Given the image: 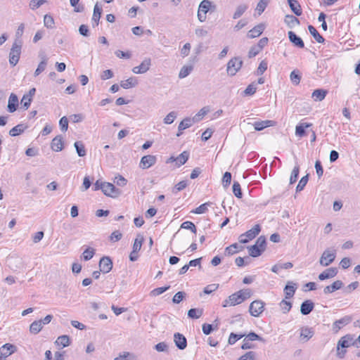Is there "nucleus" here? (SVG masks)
Segmentation results:
<instances>
[{"mask_svg":"<svg viewBox=\"0 0 360 360\" xmlns=\"http://www.w3.org/2000/svg\"><path fill=\"white\" fill-rule=\"evenodd\" d=\"M354 338L352 335H346L341 338L337 345V356L339 359H342L347 352L346 348L352 345Z\"/></svg>","mask_w":360,"mask_h":360,"instance_id":"f257e3e1","label":"nucleus"},{"mask_svg":"<svg viewBox=\"0 0 360 360\" xmlns=\"http://www.w3.org/2000/svg\"><path fill=\"white\" fill-rule=\"evenodd\" d=\"M22 41H14L9 53V63L12 66H15L19 61L21 53Z\"/></svg>","mask_w":360,"mask_h":360,"instance_id":"f03ea898","label":"nucleus"},{"mask_svg":"<svg viewBox=\"0 0 360 360\" xmlns=\"http://www.w3.org/2000/svg\"><path fill=\"white\" fill-rule=\"evenodd\" d=\"M243 65V60L238 58L235 57L231 58L227 63V74L230 76H234Z\"/></svg>","mask_w":360,"mask_h":360,"instance_id":"7ed1b4c3","label":"nucleus"},{"mask_svg":"<svg viewBox=\"0 0 360 360\" xmlns=\"http://www.w3.org/2000/svg\"><path fill=\"white\" fill-rule=\"evenodd\" d=\"M102 192L107 196L111 198H117L119 197L122 191L120 189L116 188L114 184L108 182H104L103 185V191Z\"/></svg>","mask_w":360,"mask_h":360,"instance_id":"20e7f679","label":"nucleus"},{"mask_svg":"<svg viewBox=\"0 0 360 360\" xmlns=\"http://www.w3.org/2000/svg\"><path fill=\"white\" fill-rule=\"evenodd\" d=\"M336 257L335 250H331L330 249H326L323 252L319 263L323 266H327L330 265L335 260Z\"/></svg>","mask_w":360,"mask_h":360,"instance_id":"39448f33","label":"nucleus"},{"mask_svg":"<svg viewBox=\"0 0 360 360\" xmlns=\"http://www.w3.org/2000/svg\"><path fill=\"white\" fill-rule=\"evenodd\" d=\"M264 303L261 300L253 301L249 307L250 314L255 317L259 316L264 311Z\"/></svg>","mask_w":360,"mask_h":360,"instance_id":"423d86ee","label":"nucleus"},{"mask_svg":"<svg viewBox=\"0 0 360 360\" xmlns=\"http://www.w3.org/2000/svg\"><path fill=\"white\" fill-rule=\"evenodd\" d=\"M243 302V299L241 298L238 291L229 296L227 299H226L222 304L223 307H226L228 306H235Z\"/></svg>","mask_w":360,"mask_h":360,"instance_id":"0eeeda50","label":"nucleus"},{"mask_svg":"<svg viewBox=\"0 0 360 360\" xmlns=\"http://www.w3.org/2000/svg\"><path fill=\"white\" fill-rule=\"evenodd\" d=\"M151 65V60L149 58H145L142 63L132 69L134 74H143L146 72Z\"/></svg>","mask_w":360,"mask_h":360,"instance_id":"6e6552de","label":"nucleus"},{"mask_svg":"<svg viewBox=\"0 0 360 360\" xmlns=\"http://www.w3.org/2000/svg\"><path fill=\"white\" fill-rule=\"evenodd\" d=\"M16 351V347L14 345L6 343L0 347V355L5 360L6 357L11 355Z\"/></svg>","mask_w":360,"mask_h":360,"instance_id":"1a4fd4ad","label":"nucleus"},{"mask_svg":"<svg viewBox=\"0 0 360 360\" xmlns=\"http://www.w3.org/2000/svg\"><path fill=\"white\" fill-rule=\"evenodd\" d=\"M99 267L103 273H108L112 268V262L110 257H103L100 260Z\"/></svg>","mask_w":360,"mask_h":360,"instance_id":"9d476101","label":"nucleus"},{"mask_svg":"<svg viewBox=\"0 0 360 360\" xmlns=\"http://www.w3.org/2000/svg\"><path fill=\"white\" fill-rule=\"evenodd\" d=\"M156 159L155 155H145L141 160L140 167L143 169H148L155 164Z\"/></svg>","mask_w":360,"mask_h":360,"instance_id":"9b49d317","label":"nucleus"},{"mask_svg":"<svg viewBox=\"0 0 360 360\" xmlns=\"http://www.w3.org/2000/svg\"><path fill=\"white\" fill-rule=\"evenodd\" d=\"M174 341L175 345L181 350L184 349L187 346L186 338L179 333H176L174 335Z\"/></svg>","mask_w":360,"mask_h":360,"instance_id":"f8f14e48","label":"nucleus"},{"mask_svg":"<svg viewBox=\"0 0 360 360\" xmlns=\"http://www.w3.org/2000/svg\"><path fill=\"white\" fill-rule=\"evenodd\" d=\"M297 284L292 281H288L287 284L284 288V293L285 299H290L295 295L297 290Z\"/></svg>","mask_w":360,"mask_h":360,"instance_id":"ddd939ff","label":"nucleus"},{"mask_svg":"<svg viewBox=\"0 0 360 360\" xmlns=\"http://www.w3.org/2000/svg\"><path fill=\"white\" fill-rule=\"evenodd\" d=\"M264 29L265 26L264 24H258L248 32L247 37L250 39L257 37L262 34Z\"/></svg>","mask_w":360,"mask_h":360,"instance_id":"4468645a","label":"nucleus"},{"mask_svg":"<svg viewBox=\"0 0 360 360\" xmlns=\"http://www.w3.org/2000/svg\"><path fill=\"white\" fill-rule=\"evenodd\" d=\"M314 307V304L311 300H305L300 306V312L302 315H308L312 311Z\"/></svg>","mask_w":360,"mask_h":360,"instance_id":"2eb2a0df","label":"nucleus"},{"mask_svg":"<svg viewBox=\"0 0 360 360\" xmlns=\"http://www.w3.org/2000/svg\"><path fill=\"white\" fill-rule=\"evenodd\" d=\"M338 274V269L335 267H330L319 275V279L321 281H323L328 278H331L335 277Z\"/></svg>","mask_w":360,"mask_h":360,"instance_id":"dca6fc26","label":"nucleus"},{"mask_svg":"<svg viewBox=\"0 0 360 360\" xmlns=\"http://www.w3.org/2000/svg\"><path fill=\"white\" fill-rule=\"evenodd\" d=\"M351 321L352 317L349 316H345L343 318L335 321L333 325V328L335 330V332L337 333L342 327V326L347 325Z\"/></svg>","mask_w":360,"mask_h":360,"instance_id":"f3484780","label":"nucleus"},{"mask_svg":"<svg viewBox=\"0 0 360 360\" xmlns=\"http://www.w3.org/2000/svg\"><path fill=\"white\" fill-rule=\"evenodd\" d=\"M288 34L289 40L295 46L299 47V48H304V41L295 32H293L292 31H289Z\"/></svg>","mask_w":360,"mask_h":360,"instance_id":"a211bd4d","label":"nucleus"},{"mask_svg":"<svg viewBox=\"0 0 360 360\" xmlns=\"http://www.w3.org/2000/svg\"><path fill=\"white\" fill-rule=\"evenodd\" d=\"M18 106V96L15 94H11L8 98V111L10 112H13L16 110L17 107Z\"/></svg>","mask_w":360,"mask_h":360,"instance_id":"6ab92c4d","label":"nucleus"},{"mask_svg":"<svg viewBox=\"0 0 360 360\" xmlns=\"http://www.w3.org/2000/svg\"><path fill=\"white\" fill-rule=\"evenodd\" d=\"M276 122L273 120L257 121L253 124L256 131H261L268 127L274 126Z\"/></svg>","mask_w":360,"mask_h":360,"instance_id":"aec40b11","label":"nucleus"},{"mask_svg":"<svg viewBox=\"0 0 360 360\" xmlns=\"http://www.w3.org/2000/svg\"><path fill=\"white\" fill-rule=\"evenodd\" d=\"M342 286V281L337 280L334 281L331 285L325 287L323 289V292L325 294L332 293L335 290H340Z\"/></svg>","mask_w":360,"mask_h":360,"instance_id":"412c9836","label":"nucleus"},{"mask_svg":"<svg viewBox=\"0 0 360 360\" xmlns=\"http://www.w3.org/2000/svg\"><path fill=\"white\" fill-rule=\"evenodd\" d=\"M51 148L53 151H61L63 148V138L60 136H56L52 140Z\"/></svg>","mask_w":360,"mask_h":360,"instance_id":"4be33fe9","label":"nucleus"},{"mask_svg":"<svg viewBox=\"0 0 360 360\" xmlns=\"http://www.w3.org/2000/svg\"><path fill=\"white\" fill-rule=\"evenodd\" d=\"M101 13L102 8L98 6V4H96L94 8V13L91 19L93 27H96L98 25Z\"/></svg>","mask_w":360,"mask_h":360,"instance_id":"5701e85b","label":"nucleus"},{"mask_svg":"<svg viewBox=\"0 0 360 360\" xmlns=\"http://www.w3.org/2000/svg\"><path fill=\"white\" fill-rule=\"evenodd\" d=\"M288 2L290 9L296 15L300 16L302 15V8L297 0H288Z\"/></svg>","mask_w":360,"mask_h":360,"instance_id":"b1692460","label":"nucleus"},{"mask_svg":"<svg viewBox=\"0 0 360 360\" xmlns=\"http://www.w3.org/2000/svg\"><path fill=\"white\" fill-rule=\"evenodd\" d=\"M314 335V330L309 327H303L300 330V338L304 341H308Z\"/></svg>","mask_w":360,"mask_h":360,"instance_id":"393cba45","label":"nucleus"},{"mask_svg":"<svg viewBox=\"0 0 360 360\" xmlns=\"http://www.w3.org/2000/svg\"><path fill=\"white\" fill-rule=\"evenodd\" d=\"M27 128V126L25 124H19L15 127H13L9 131V135L11 136H16L25 131V130Z\"/></svg>","mask_w":360,"mask_h":360,"instance_id":"a878e982","label":"nucleus"},{"mask_svg":"<svg viewBox=\"0 0 360 360\" xmlns=\"http://www.w3.org/2000/svg\"><path fill=\"white\" fill-rule=\"evenodd\" d=\"M327 93V91L324 89H316L313 91L311 97L316 101H321L325 98Z\"/></svg>","mask_w":360,"mask_h":360,"instance_id":"bb28decb","label":"nucleus"},{"mask_svg":"<svg viewBox=\"0 0 360 360\" xmlns=\"http://www.w3.org/2000/svg\"><path fill=\"white\" fill-rule=\"evenodd\" d=\"M43 328V325L41 324V321L39 320L34 321L30 326V332L32 334L36 335L38 334L41 329Z\"/></svg>","mask_w":360,"mask_h":360,"instance_id":"cd10ccee","label":"nucleus"},{"mask_svg":"<svg viewBox=\"0 0 360 360\" xmlns=\"http://www.w3.org/2000/svg\"><path fill=\"white\" fill-rule=\"evenodd\" d=\"M311 126L310 123H301L296 126L295 134L297 136L302 137L306 134L305 129Z\"/></svg>","mask_w":360,"mask_h":360,"instance_id":"c85d7f7f","label":"nucleus"},{"mask_svg":"<svg viewBox=\"0 0 360 360\" xmlns=\"http://www.w3.org/2000/svg\"><path fill=\"white\" fill-rule=\"evenodd\" d=\"M114 360H139L138 356L133 353L124 352L115 358Z\"/></svg>","mask_w":360,"mask_h":360,"instance_id":"c756f323","label":"nucleus"},{"mask_svg":"<svg viewBox=\"0 0 360 360\" xmlns=\"http://www.w3.org/2000/svg\"><path fill=\"white\" fill-rule=\"evenodd\" d=\"M285 22L290 28H292L300 24V20L294 15H287L285 17Z\"/></svg>","mask_w":360,"mask_h":360,"instance_id":"7c9ffc66","label":"nucleus"},{"mask_svg":"<svg viewBox=\"0 0 360 360\" xmlns=\"http://www.w3.org/2000/svg\"><path fill=\"white\" fill-rule=\"evenodd\" d=\"M55 343L58 346H62L63 347H68L70 344V337L66 335H60L57 338Z\"/></svg>","mask_w":360,"mask_h":360,"instance_id":"2f4dec72","label":"nucleus"},{"mask_svg":"<svg viewBox=\"0 0 360 360\" xmlns=\"http://www.w3.org/2000/svg\"><path fill=\"white\" fill-rule=\"evenodd\" d=\"M308 30L310 34L313 36L314 39L319 43H323L325 39L318 32L316 28L312 25L308 26Z\"/></svg>","mask_w":360,"mask_h":360,"instance_id":"473e14b6","label":"nucleus"},{"mask_svg":"<svg viewBox=\"0 0 360 360\" xmlns=\"http://www.w3.org/2000/svg\"><path fill=\"white\" fill-rule=\"evenodd\" d=\"M194 123L193 119L186 117L179 124L178 130L182 131L183 130L191 127Z\"/></svg>","mask_w":360,"mask_h":360,"instance_id":"72a5a7b5","label":"nucleus"},{"mask_svg":"<svg viewBox=\"0 0 360 360\" xmlns=\"http://www.w3.org/2000/svg\"><path fill=\"white\" fill-rule=\"evenodd\" d=\"M138 82L135 78L130 77L124 81H122L120 83V86L123 89H129L136 86Z\"/></svg>","mask_w":360,"mask_h":360,"instance_id":"f704fd0d","label":"nucleus"},{"mask_svg":"<svg viewBox=\"0 0 360 360\" xmlns=\"http://www.w3.org/2000/svg\"><path fill=\"white\" fill-rule=\"evenodd\" d=\"M261 231L260 226L259 224H256L252 229L248 230L245 233L246 236L249 238V239H253L257 236Z\"/></svg>","mask_w":360,"mask_h":360,"instance_id":"c9c22d12","label":"nucleus"},{"mask_svg":"<svg viewBox=\"0 0 360 360\" xmlns=\"http://www.w3.org/2000/svg\"><path fill=\"white\" fill-rule=\"evenodd\" d=\"M74 146L76 149L77 153L79 157H84L86 155V152L84 143L82 141H76L74 143Z\"/></svg>","mask_w":360,"mask_h":360,"instance_id":"e433bc0d","label":"nucleus"},{"mask_svg":"<svg viewBox=\"0 0 360 360\" xmlns=\"http://www.w3.org/2000/svg\"><path fill=\"white\" fill-rule=\"evenodd\" d=\"M46 65H47V58L44 55L43 56H41V61L39 63L37 68L36 69V70L34 72V76L37 77L39 74H41L45 70Z\"/></svg>","mask_w":360,"mask_h":360,"instance_id":"4c0bfd02","label":"nucleus"},{"mask_svg":"<svg viewBox=\"0 0 360 360\" xmlns=\"http://www.w3.org/2000/svg\"><path fill=\"white\" fill-rule=\"evenodd\" d=\"M189 158V153L187 151H184L181 153L178 157L175 158V160L176 164L179 166L184 165Z\"/></svg>","mask_w":360,"mask_h":360,"instance_id":"58836bf2","label":"nucleus"},{"mask_svg":"<svg viewBox=\"0 0 360 360\" xmlns=\"http://www.w3.org/2000/svg\"><path fill=\"white\" fill-rule=\"evenodd\" d=\"M202 314V309H191L188 311V316L191 319H199Z\"/></svg>","mask_w":360,"mask_h":360,"instance_id":"ea45409f","label":"nucleus"},{"mask_svg":"<svg viewBox=\"0 0 360 360\" xmlns=\"http://www.w3.org/2000/svg\"><path fill=\"white\" fill-rule=\"evenodd\" d=\"M248 249L249 255L253 257H259L263 252L262 249H259V248H257V245H255L248 247Z\"/></svg>","mask_w":360,"mask_h":360,"instance_id":"a19ab883","label":"nucleus"},{"mask_svg":"<svg viewBox=\"0 0 360 360\" xmlns=\"http://www.w3.org/2000/svg\"><path fill=\"white\" fill-rule=\"evenodd\" d=\"M211 6V2L209 0H203L199 5L198 11L199 13H203L206 14Z\"/></svg>","mask_w":360,"mask_h":360,"instance_id":"79ce46f5","label":"nucleus"},{"mask_svg":"<svg viewBox=\"0 0 360 360\" xmlns=\"http://www.w3.org/2000/svg\"><path fill=\"white\" fill-rule=\"evenodd\" d=\"M248 9V6L245 4H240L237 6L235 13H233V18L238 19Z\"/></svg>","mask_w":360,"mask_h":360,"instance_id":"37998d69","label":"nucleus"},{"mask_svg":"<svg viewBox=\"0 0 360 360\" xmlns=\"http://www.w3.org/2000/svg\"><path fill=\"white\" fill-rule=\"evenodd\" d=\"M211 204H212V202H210L203 203V204L200 205L199 207H198L197 208H195V210H193L191 212L195 213V214H204L207 211L208 207Z\"/></svg>","mask_w":360,"mask_h":360,"instance_id":"c03bdc74","label":"nucleus"},{"mask_svg":"<svg viewBox=\"0 0 360 360\" xmlns=\"http://www.w3.org/2000/svg\"><path fill=\"white\" fill-rule=\"evenodd\" d=\"M143 242V237L141 235H138L136 238L134 240V243L133 245V250L134 252H139L142 246V243Z\"/></svg>","mask_w":360,"mask_h":360,"instance_id":"a18cd8bd","label":"nucleus"},{"mask_svg":"<svg viewBox=\"0 0 360 360\" xmlns=\"http://www.w3.org/2000/svg\"><path fill=\"white\" fill-rule=\"evenodd\" d=\"M279 306L283 311V314H287L290 311V310L292 308V303L289 301H287L285 300H283L280 304Z\"/></svg>","mask_w":360,"mask_h":360,"instance_id":"49530a36","label":"nucleus"},{"mask_svg":"<svg viewBox=\"0 0 360 360\" xmlns=\"http://www.w3.org/2000/svg\"><path fill=\"white\" fill-rule=\"evenodd\" d=\"M300 172L299 165H295L291 172L290 177V184H292L297 181Z\"/></svg>","mask_w":360,"mask_h":360,"instance_id":"de8ad7c7","label":"nucleus"},{"mask_svg":"<svg viewBox=\"0 0 360 360\" xmlns=\"http://www.w3.org/2000/svg\"><path fill=\"white\" fill-rule=\"evenodd\" d=\"M192 70V66H183L179 73V77L181 79L185 78L191 73Z\"/></svg>","mask_w":360,"mask_h":360,"instance_id":"09e8293b","label":"nucleus"},{"mask_svg":"<svg viewBox=\"0 0 360 360\" xmlns=\"http://www.w3.org/2000/svg\"><path fill=\"white\" fill-rule=\"evenodd\" d=\"M94 254H95L94 249H93L91 248H88L84 251V252L82 254V257L85 261H88L94 257Z\"/></svg>","mask_w":360,"mask_h":360,"instance_id":"8fccbe9b","label":"nucleus"},{"mask_svg":"<svg viewBox=\"0 0 360 360\" xmlns=\"http://www.w3.org/2000/svg\"><path fill=\"white\" fill-rule=\"evenodd\" d=\"M233 193L235 196L241 198L243 196V193L240 188V185L238 181H234L233 184Z\"/></svg>","mask_w":360,"mask_h":360,"instance_id":"3c124183","label":"nucleus"},{"mask_svg":"<svg viewBox=\"0 0 360 360\" xmlns=\"http://www.w3.org/2000/svg\"><path fill=\"white\" fill-rule=\"evenodd\" d=\"M44 24L47 28H53L54 26V20L50 15H45L44 17Z\"/></svg>","mask_w":360,"mask_h":360,"instance_id":"603ef678","label":"nucleus"},{"mask_svg":"<svg viewBox=\"0 0 360 360\" xmlns=\"http://www.w3.org/2000/svg\"><path fill=\"white\" fill-rule=\"evenodd\" d=\"M290 77V80L292 81V82L293 84H295L296 85L300 84V79H301V76L299 74V71L293 70L292 72H291Z\"/></svg>","mask_w":360,"mask_h":360,"instance_id":"864d4df0","label":"nucleus"},{"mask_svg":"<svg viewBox=\"0 0 360 360\" xmlns=\"http://www.w3.org/2000/svg\"><path fill=\"white\" fill-rule=\"evenodd\" d=\"M186 295V292H183V291H179V292H176L172 298L173 303H174V304L180 303L185 298Z\"/></svg>","mask_w":360,"mask_h":360,"instance_id":"5fc2aeb1","label":"nucleus"},{"mask_svg":"<svg viewBox=\"0 0 360 360\" xmlns=\"http://www.w3.org/2000/svg\"><path fill=\"white\" fill-rule=\"evenodd\" d=\"M181 228L184 229L191 230L194 233H195L196 231H197L195 224L193 222L189 221H184V223H182L181 225Z\"/></svg>","mask_w":360,"mask_h":360,"instance_id":"6e6d98bb","label":"nucleus"},{"mask_svg":"<svg viewBox=\"0 0 360 360\" xmlns=\"http://www.w3.org/2000/svg\"><path fill=\"white\" fill-rule=\"evenodd\" d=\"M245 335V334H236L231 333L229 335L228 342L229 345H233L237 340L241 339Z\"/></svg>","mask_w":360,"mask_h":360,"instance_id":"4d7b16f0","label":"nucleus"},{"mask_svg":"<svg viewBox=\"0 0 360 360\" xmlns=\"http://www.w3.org/2000/svg\"><path fill=\"white\" fill-rule=\"evenodd\" d=\"M245 339H246V340H248V341L259 340L262 342H265V340L264 338H262V337H260L259 335H258L257 334H256L254 332H251L248 335H247L245 337Z\"/></svg>","mask_w":360,"mask_h":360,"instance_id":"13d9d810","label":"nucleus"},{"mask_svg":"<svg viewBox=\"0 0 360 360\" xmlns=\"http://www.w3.org/2000/svg\"><path fill=\"white\" fill-rule=\"evenodd\" d=\"M176 117V112L174 111H172L164 118L163 122L166 124H170L174 122Z\"/></svg>","mask_w":360,"mask_h":360,"instance_id":"bf43d9fd","label":"nucleus"},{"mask_svg":"<svg viewBox=\"0 0 360 360\" xmlns=\"http://www.w3.org/2000/svg\"><path fill=\"white\" fill-rule=\"evenodd\" d=\"M113 182L119 186H124L127 183V180L122 175L118 174L114 178Z\"/></svg>","mask_w":360,"mask_h":360,"instance_id":"052dcab7","label":"nucleus"},{"mask_svg":"<svg viewBox=\"0 0 360 360\" xmlns=\"http://www.w3.org/2000/svg\"><path fill=\"white\" fill-rule=\"evenodd\" d=\"M241 298L243 299V302L245 300L250 298L252 294V290L250 289H243L238 291Z\"/></svg>","mask_w":360,"mask_h":360,"instance_id":"680f3d73","label":"nucleus"},{"mask_svg":"<svg viewBox=\"0 0 360 360\" xmlns=\"http://www.w3.org/2000/svg\"><path fill=\"white\" fill-rule=\"evenodd\" d=\"M308 181V175H306L303 176L299 181L297 187H296V191L299 192L304 189V186L307 184Z\"/></svg>","mask_w":360,"mask_h":360,"instance_id":"e2e57ef3","label":"nucleus"},{"mask_svg":"<svg viewBox=\"0 0 360 360\" xmlns=\"http://www.w3.org/2000/svg\"><path fill=\"white\" fill-rule=\"evenodd\" d=\"M169 288H170L169 285L157 288L151 291L150 294L152 296H158V295L162 294L163 292H165V291H167Z\"/></svg>","mask_w":360,"mask_h":360,"instance_id":"0e129e2a","label":"nucleus"},{"mask_svg":"<svg viewBox=\"0 0 360 360\" xmlns=\"http://www.w3.org/2000/svg\"><path fill=\"white\" fill-rule=\"evenodd\" d=\"M25 30V24L21 23L18 27V29L15 32V41H17L18 40H21L20 38L22 36Z\"/></svg>","mask_w":360,"mask_h":360,"instance_id":"69168bd1","label":"nucleus"},{"mask_svg":"<svg viewBox=\"0 0 360 360\" xmlns=\"http://www.w3.org/2000/svg\"><path fill=\"white\" fill-rule=\"evenodd\" d=\"M59 125L60 127L61 131H66L68 128V120L66 117H63L60 118L59 121Z\"/></svg>","mask_w":360,"mask_h":360,"instance_id":"338daca9","label":"nucleus"},{"mask_svg":"<svg viewBox=\"0 0 360 360\" xmlns=\"http://www.w3.org/2000/svg\"><path fill=\"white\" fill-rule=\"evenodd\" d=\"M255 353L254 352H248L240 356L238 360H254Z\"/></svg>","mask_w":360,"mask_h":360,"instance_id":"774afa93","label":"nucleus"}]
</instances>
